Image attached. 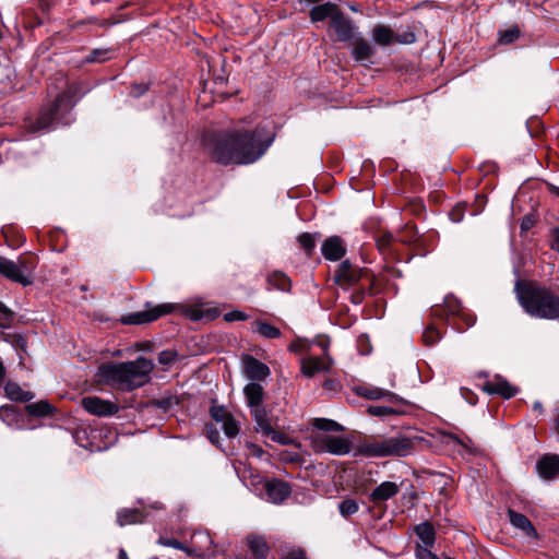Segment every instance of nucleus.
<instances>
[{
  "label": "nucleus",
  "mask_w": 559,
  "mask_h": 559,
  "mask_svg": "<svg viewBox=\"0 0 559 559\" xmlns=\"http://www.w3.org/2000/svg\"><path fill=\"white\" fill-rule=\"evenodd\" d=\"M272 143L261 128L234 130L217 135L212 143L211 156L222 165H248L257 162Z\"/></svg>",
  "instance_id": "1"
},
{
  "label": "nucleus",
  "mask_w": 559,
  "mask_h": 559,
  "mask_svg": "<svg viewBox=\"0 0 559 559\" xmlns=\"http://www.w3.org/2000/svg\"><path fill=\"white\" fill-rule=\"evenodd\" d=\"M519 304L524 311L537 319L559 320V293L533 283L515 286Z\"/></svg>",
  "instance_id": "2"
},
{
  "label": "nucleus",
  "mask_w": 559,
  "mask_h": 559,
  "mask_svg": "<svg viewBox=\"0 0 559 559\" xmlns=\"http://www.w3.org/2000/svg\"><path fill=\"white\" fill-rule=\"evenodd\" d=\"M153 367L152 360L141 356L132 361L104 365L99 372L107 383L132 391L148 382Z\"/></svg>",
  "instance_id": "3"
},
{
  "label": "nucleus",
  "mask_w": 559,
  "mask_h": 559,
  "mask_svg": "<svg viewBox=\"0 0 559 559\" xmlns=\"http://www.w3.org/2000/svg\"><path fill=\"white\" fill-rule=\"evenodd\" d=\"M417 438H411L404 435L394 436H373L360 441L355 455L365 457H386V456H407L414 450Z\"/></svg>",
  "instance_id": "4"
},
{
  "label": "nucleus",
  "mask_w": 559,
  "mask_h": 559,
  "mask_svg": "<svg viewBox=\"0 0 559 559\" xmlns=\"http://www.w3.org/2000/svg\"><path fill=\"white\" fill-rule=\"evenodd\" d=\"M85 93L81 84L73 83L59 94L49 108L40 111L36 121L29 124L33 132L44 131L49 129L53 121L67 123L64 120L66 114L70 112L75 103Z\"/></svg>",
  "instance_id": "5"
},
{
  "label": "nucleus",
  "mask_w": 559,
  "mask_h": 559,
  "mask_svg": "<svg viewBox=\"0 0 559 559\" xmlns=\"http://www.w3.org/2000/svg\"><path fill=\"white\" fill-rule=\"evenodd\" d=\"M35 264L32 260L20 258L16 261L0 255V274L23 286L33 283L32 274Z\"/></svg>",
  "instance_id": "6"
},
{
  "label": "nucleus",
  "mask_w": 559,
  "mask_h": 559,
  "mask_svg": "<svg viewBox=\"0 0 559 559\" xmlns=\"http://www.w3.org/2000/svg\"><path fill=\"white\" fill-rule=\"evenodd\" d=\"M182 307L177 304H160L157 305L148 310L138 311L133 313L126 314L121 317L120 322L126 325H136V324H143V323H150L162 316L171 313L174 311H177L181 309Z\"/></svg>",
  "instance_id": "7"
},
{
  "label": "nucleus",
  "mask_w": 559,
  "mask_h": 559,
  "mask_svg": "<svg viewBox=\"0 0 559 559\" xmlns=\"http://www.w3.org/2000/svg\"><path fill=\"white\" fill-rule=\"evenodd\" d=\"M316 449L321 452H328L333 455H345L352 450V443L344 437L322 436L316 440Z\"/></svg>",
  "instance_id": "8"
},
{
  "label": "nucleus",
  "mask_w": 559,
  "mask_h": 559,
  "mask_svg": "<svg viewBox=\"0 0 559 559\" xmlns=\"http://www.w3.org/2000/svg\"><path fill=\"white\" fill-rule=\"evenodd\" d=\"M368 275L367 270L354 266L349 261H343L335 273V281L340 286H353L357 284L362 277Z\"/></svg>",
  "instance_id": "9"
},
{
  "label": "nucleus",
  "mask_w": 559,
  "mask_h": 559,
  "mask_svg": "<svg viewBox=\"0 0 559 559\" xmlns=\"http://www.w3.org/2000/svg\"><path fill=\"white\" fill-rule=\"evenodd\" d=\"M81 404L87 413L95 416H110L119 411L117 404L98 396H86L82 399Z\"/></svg>",
  "instance_id": "10"
},
{
  "label": "nucleus",
  "mask_w": 559,
  "mask_h": 559,
  "mask_svg": "<svg viewBox=\"0 0 559 559\" xmlns=\"http://www.w3.org/2000/svg\"><path fill=\"white\" fill-rule=\"evenodd\" d=\"M331 26L336 33L340 41H350L356 36V26L354 22L341 11L333 16Z\"/></svg>",
  "instance_id": "11"
},
{
  "label": "nucleus",
  "mask_w": 559,
  "mask_h": 559,
  "mask_svg": "<svg viewBox=\"0 0 559 559\" xmlns=\"http://www.w3.org/2000/svg\"><path fill=\"white\" fill-rule=\"evenodd\" d=\"M241 362L243 373L251 380L260 381L267 378L271 373L270 368L264 362L251 355H243Z\"/></svg>",
  "instance_id": "12"
},
{
  "label": "nucleus",
  "mask_w": 559,
  "mask_h": 559,
  "mask_svg": "<svg viewBox=\"0 0 559 559\" xmlns=\"http://www.w3.org/2000/svg\"><path fill=\"white\" fill-rule=\"evenodd\" d=\"M264 489L266 493V500L274 504L282 503L292 493L290 486L286 481L280 479L266 480L264 483Z\"/></svg>",
  "instance_id": "13"
},
{
  "label": "nucleus",
  "mask_w": 559,
  "mask_h": 559,
  "mask_svg": "<svg viewBox=\"0 0 559 559\" xmlns=\"http://www.w3.org/2000/svg\"><path fill=\"white\" fill-rule=\"evenodd\" d=\"M538 475L545 480H552L559 477V455L546 454L536 465Z\"/></svg>",
  "instance_id": "14"
},
{
  "label": "nucleus",
  "mask_w": 559,
  "mask_h": 559,
  "mask_svg": "<svg viewBox=\"0 0 559 559\" xmlns=\"http://www.w3.org/2000/svg\"><path fill=\"white\" fill-rule=\"evenodd\" d=\"M321 251L326 260L337 261L344 257L346 248L338 236H332L324 240Z\"/></svg>",
  "instance_id": "15"
},
{
  "label": "nucleus",
  "mask_w": 559,
  "mask_h": 559,
  "mask_svg": "<svg viewBox=\"0 0 559 559\" xmlns=\"http://www.w3.org/2000/svg\"><path fill=\"white\" fill-rule=\"evenodd\" d=\"M508 515L513 527L519 530L524 537L532 539L538 538V534L535 527L524 514L518 513L513 510H509Z\"/></svg>",
  "instance_id": "16"
},
{
  "label": "nucleus",
  "mask_w": 559,
  "mask_h": 559,
  "mask_svg": "<svg viewBox=\"0 0 559 559\" xmlns=\"http://www.w3.org/2000/svg\"><path fill=\"white\" fill-rule=\"evenodd\" d=\"M300 365L302 374L311 378L316 373L328 371L332 361H325L323 358L310 356L301 359Z\"/></svg>",
  "instance_id": "17"
},
{
  "label": "nucleus",
  "mask_w": 559,
  "mask_h": 559,
  "mask_svg": "<svg viewBox=\"0 0 559 559\" xmlns=\"http://www.w3.org/2000/svg\"><path fill=\"white\" fill-rule=\"evenodd\" d=\"M484 391L488 394H497L504 399H511L518 393V389L515 386L501 378L487 382L484 385Z\"/></svg>",
  "instance_id": "18"
},
{
  "label": "nucleus",
  "mask_w": 559,
  "mask_h": 559,
  "mask_svg": "<svg viewBox=\"0 0 559 559\" xmlns=\"http://www.w3.org/2000/svg\"><path fill=\"white\" fill-rule=\"evenodd\" d=\"M400 491V485L394 481H383L378 485L370 493V500L374 503L386 501L396 496Z\"/></svg>",
  "instance_id": "19"
},
{
  "label": "nucleus",
  "mask_w": 559,
  "mask_h": 559,
  "mask_svg": "<svg viewBox=\"0 0 559 559\" xmlns=\"http://www.w3.org/2000/svg\"><path fill=\"white\" fill-rule=\"evenodd\" d=\"M0 419L10 428L24 429L23 415L13 405L0 407Z\"/></svg>",
  "instance_id": "20"
},
{
  "label": "nucleus",
  "mask_w": 559,
  "mask_h": 559,
  "mask_svg": "<svg viewBox=\"0 0 559 559\" xmlns=\"http://www.w3.org/2000/svg\"><path fill=\"white\" fill-rule=\"evenodd\" d=\"M248 547L255 559H265L269 554V546L263 536L249 534L247 537Z\"/></svg>",
  "instance_id": "21"
},
{
  "label": "nucleus",
  "mask_w": 559,
  "mask_h": 559,
  "mask_svg": "<svg viewBox=\"0 0 559 559\" xmlns=\"http://www.w3.org/2000/svg\"><path fill=\"white\" fill-rule=\"evenodd\" d=\"M340 12L338 8L331 3L325 2L319 5L313 7L310 10V20L311 22H320L323 21L326 17H330L331 21H333V16Z\"/></svg>",
  "instance_id": "22"
},
{
  "label": "nucleus",
  "mask_w": 559,
  "mask_h": 559,
  "mask_svg": "<svg viewBox=\"0 0 559 559\" xmlns=\"http://www.w3.org/2000/svg\"><path fill=\"white\" fill-rule=\"evenodd\" d=\"M350 41L353 46L352 53L355 60L364 61L373 53L371 45L365 38L355 36Z\"/></svg>",
  "instance_id": "23"
},
{
  "label": "nucleus",
  "mask_w": 559,
  "mask_h": 559,
  "mask_svg": "<svg viewBox=\"0 0 559 559\" xmlns=\"http://www.w3.org/2000/svg\"><path fill=\"white\" fill-rule=\"evenodd\" d=\"M266 282L269 285L267 289L274 288L287 293L290 290L292 287L290 278L280 271H274L271 274H269L266 277Z\"/></svg>",
  "instance_id": "24"
},
{
  "label": "nucleus",
  "mask_w": 559,
  "mask_h": 559,
  "mask_svg": "<svg viewBox=\"0 0 559 559\" xmlns=\"http://www.w3.org/2000/svg\"><path fill=\"white\" fill-rule=\"evenodd\" d=\"M4 392L8 399L16 402H29L34 399V393L24 391L17 383L8 382L4 385Z\"/></svg>",
  "instance_id": "25"
},
{
  "label": "nucleus",
  "mask_w": 559,
  "mask_h": 559,
  "mask_svg": "<svg viewBox=\"0 0 559 559\" xmlns=\"http://www.w3.org/2000/svg\"><path fill=\"white\" fill-rule=\"evenodd\" d=\"M356 393L359 396L369 399V400H381V399H395V394L389 390L377 388V386H358L356 389Z\"/></svg>",
  "instance_id": "26"
},
{
  "label": "nucleus",
  "mask_w": 559,
  "mask_h": 559,
  "mask_svg": "<svg viewBox=\"0 0 559 559\" xmlns=\"http://www.w3.org/2000/svg\"><path fill=\"white\" fill-rule=\"evenodd\" d=\"M144 514L139 509H121L117 513V523L119 526L141 523Z\"/></svg>",
  "instance_id": "27"
},
{
  "label": "nucleus",
  "mask_w": 559,
  "mask_h": 559,
  "mask_svg": "<svg viewBox=\"0 0 559 559\" xmlns=\"http://www.w3.org/2000/svg\"><path fill=\"white\" fill-rule=\"evenodd\" d=\"M372 39L381 46L394 44V32L386 25H376L372 29Z\"/></svg>",
  "instance_id": "28"
},
{
  "label": "nucleus",
  "mask_w": 559,
  "mask_h": 559,
  "mask_svg": "<svg viewBox=\"0 0 559 559\" xmlns=\"http://www.w3.org/2000/svg\"><path fill=\"white\" fill-rule=\"evenodd\" d=\"M243 393L251 408L260 406L263 400V388L261 384L255 382L248 383L243 389Z\"/></svg>",
  "instance_id": "29"
},
{
  "label": "nucleus",
  "mask_w": 559,
  "mask_h": 559,
  "mask_svg": "<svg viewBox=\"0 0 559 559\" xmlns=\"http://www.w3.org/2000/svg\"><path fill=\"white\" fill-rule=\"evenodd\" d=\"M252 331L257 332L260 336L270 340L278 338L282 335L278 328L261 320H257L252 323Z\"/></svg>",
  "instance_id": "30"
},
{
  "label": "nucleus",
  "mask_w": 559,
  "mask_h": 559,
  "mask_svg": "<svg viewBox=\"0 0 559 559\" xmlns=\"http://www.w3.org/2000/svg\"><path fill=\"white\" fill-rule=\"evenodd\" d=\"M416 534L421 542V546L432 547L436 540V533L432 524L428 522L416 526Z\"/></svg>",
  "instance_id": "31"
},
{
  "label": "nucleus",
  "mask_w": 559,
  "mask_h": 559,
  "mask_svg": "<svg viewBox=\"0 0 559 559\" xmlns=\"http://www.w3.org/2000/svg\"><path fill=\"white\" fill-rule=\"evenodd\" d=\"M25 409L29 415L37 417L50 416L55 412V407L47 401H39L36 403L28 404L26 405Z\"/></svg>",
  "instance_id": "32"
},
{
  "label": "nucleus",
  "mask_w": 559,
  "mask_h": 559,
  "mask_svg": "<svg viewBox=\"0 0 559 559\" xmlns=\"http://www.w3.org/2000/svg\"><path fill=\"white\" fill-rule=\"evenodd\" d=\"M251 412H252L253 418H254L260 431L263 435H266L267 428H272V427L266 418V414H265L264 409H262V408H260V406H258V407L251 408Z\"/></svg>",
  "instance_id": "33"
},
{
  "label": "nucleus",
  "mask_w": 559,
  "mask_h": 559,
  "mask_svg": "<svg viewBox=\"0 0 559 559\" xmlns=\"http://www.w3.org/2000/svg\"><path fill=\"white\" fill-rule=\"evenodd\" d=\"M313 426L323 431H342L344 429L341 424L326 418H316L313 420Z\"/></svg>",
  "instance_id": "34"
},
{
  "label": "nucleus",
  "mask_w": 559,
  "mask_h": 559,
  "mask_svg": "<svg viewBox=\"0 0 559 559\" xmlns=\"http://www.w3.org/2000/svg\"><path fill=\"white\" fill-rule=\"evenodd\" d=\"M111 56L112 51L110 49L97 48L91 51V53L85 58V61L88 63L105 62L109 60Z\"/></svg>",
  "instance_id": "35"
},
{
  "label": "nucleus",
  "mask_w": 559,
  "mask_h": 559,
  "mask_svg": "<svg viewBox=\"0 0 559 559\" xmlns=\"http://www.w3.org/2000/svg\"><path fill=\"white\" fill-rule=\"evenodd\" d=\"M314 344V341H309L306 338H297L289 345L288 349L296 354H307L310 352L311 346Z\"/></svg>",
  "instance_id": "36"
},
{
  "label": "nucleus",
  "mask_w": 559,
  "mask_h": 559,
  "mask_svg": "<svg viewBox=\"0 0 559 559\" xmlns=\"http://www.w3.org/2000/svg\"><path fill=\"white\" fill-rule=\"evenodd\" d=\"M211 417L219 424L226 423L234 417L224 406L214 405L210 409Z\"/></svg>",
  "instance_id": "37"
},
{
  "label": "nucleus",
  "mask_w": 559,
  "mask_h": 559,
  "mask_svg": "<svg viewBox=\"0 0 559 559\" xmlns=\"http://www.w3.org/2000/svg\"><path fill=\"white\" fill-rule=\"evenodd\" d=\"M359 507L356 500L345 499L340 502L338 510L343 518H348L358 511Z\"/></svg>",
  "instance_id": "38"
},
{
  "label": "nucleus",
  "mask_w": 559,
  "mask_h": 559,
  "mask_svg": "<svg viewBox=\"0 0 559 559\" xmlns=\"http://www.w3.org/2000/svg\"><path fill=\"white\" fill-rule=\"evenodd\" d=\"M300 247L310 255L316 247V235L304 233L297 238Z\"/></svg>",
  "instance_id": "39"
},
{
  "label": "nucleus",
  "mask_w": 559,
  "mask_h": 559,
  "mask_svg": "<svg viewBox=\"0 0 559 559\" xmlns=\"http://www.w3.org/2000/svg\"><path fill=\"white\" fill-rule=\"evenodd\" d=\"M520 37V29L518 26H512L499 33V41L502 45H509Z\"/></svg>",
  "instance_id": "40"
},
{
  "label": "nucleus",
  "mask_w": 559,
  "mask_h": 559,
  "mask_svg": "<svg viewBox=\"0 0 559 559\" xmlns=\"http://www.w3.org/2000/svg\"><path fill=\"white\" fill-rule=\"evenodd\" d=\"M157 543L162 546H165V547H173V548H176V549H179V550H182L185 552H187L189 556H191L193 554V551L188 548L187 546H185L181 542L175 539V538H165V537H160Z\"/></svg>",
  "instance_id": "41"
},
{
  "label": "nucleus",
  "mask_w": 559,
  "mask_h": 559,
  "mask_svg": "<svg viewBox=\"0 0 559 559\" xmlns=\"http://www.w3.org/2000/svg\"><path fill=\"white\" fill-rule=\"evenodd\" d=\"M222 428L228 438H234L239 433V424L234 417L222 424Z\"/></svg>",
  "instance_id": "42"
},
{
  "label": "nucleus",
  "mask_w": 559,
  "mask_h": 559,
  "mask_svg": "<svg viewBox=\"0 0 559 559\" xmlns=\"http://www.w3.org/2000/svg\"><path fill=\"white\" fill-rule=\"evenodd\" d=\"M265 436L269 437L272 441L283 445L292 443V439L288 436L275 431L273 428H267Z\"/></svg>",
  "instance_id": "43"
},
{
  "label": "nucleus",
  "mask_w": 559,
  "mask_h": 559,
  "mask_svg": "<svg viewBox=\"0 0 559 559\" xmlns=\"http://www.w3.org/2000/svg\"><path fill=\"white\" fill-rule=\"evenodd\" d=\"M440 333L438 330H436L433 326L428 328L424 334L423 338L425 344L427 345H433L440 340Z\"/></svg>",
  "instance_id": "44"
},
{
  "label": "nucleus",
  "mask_w": 559,
  "mask_h": 559,
  "mask_svg": "<svg viewBox=\"0 0 559 559\" xmlns=\"http://www.w3.org/2000/svg\"><path fill=\"white\" fill-rule=\"evenodd\" d=\"M393 241V236L390 233H384L377 239V247L380 251L385 252Z\"/></svg>",
  "instance_id": "45"
},
{
  "label": "nucleus",
  "mask_w": 559,
  "mask_h": 559,
  "mask_svg": "<svg viewBox=\"0 0 559 559\" xmlns=\"http://www.w3.org/2000/svg\"><path fill=\"white\" fill-rule=\"evenodd\" d=\"M431 547L421 546L417 544L416 546V557L418 559H439L437 555H435L431 550Z\"/></svg>",
  "instance_id": "46"
},
{
  "label": "nucleus",
  "mask_w": 559,
  "mask_h": 559,
  "mask_svg": "<svg viewBox=\"0 0 559 559\" xmlns=\"http://www.w3.org/2000/svg\"><path fill=\"white\" fill-rule=\"evenodd\" d=\"M416 40V36L413 32H404L402 34H394V43L399 44H413Z\"/></svg>",
  "instance_id": "47"
},
{
  "label": "nucleus",
  "mask_w": 559,
  "mask_h": 559,
  "mask_svg": "<svg viewBox=\"0 0 559 559\" xmlns=\"http://www.w3.org/2000/svg\"><path fill=\"white\" fill-rule=\"evenodd\" d=\"M282 559H306L305 551L300 548H293L287 550Z\"/></svg>",
  "instance_id": "48"
},
{
  "label": "nucleus",
  "mask_w": 559,
  "mask_h": 559,
  "mask_svg": "<svg viewBox=\"0 0 559 559\" xmlns=\"http://www.w3.org/2000/svg\"><path fill=\"white\" fill-rule=\"evenodd\" d=\"M368 413L373 416H385L393 413V409L385 406H370Z\"/></svg>",
  "instance_id": "49"
},
{
  "label": "nucleus",
  "mask_w": 559,
  "mask_h": 559,
  "mask_svg": "<svg viewBox=\"0 0 559 559\" xmlns=\"http://www.w3.org/2000/svg\"><path fill=\"white\" fill-rule=\"evenodd\" d=\"M224 319L228 322L243 321L248 319V316L241 311H230L224 314Z\"/></svg>",
  "instance_id": "50"
},
{
  "label": "nucleus",
  "mask_w": 559,
  "mask_h": 559,
  "mask_svg": "<svg viewBox=\"0 0 559 559\" xmlns=\"http://www.w3.org/2000/svg\"><path fill=\"white\" fill-rule=\"evenodd\" d=\"M318 346H320L323 350V359H325V361H332V359L330 358L329 354H328V348H329V341L326 340H318L314 342Z\"/></svg>",
  "instance_id": "51"
},
{
  "label": "nucleus",
  "mask_w": 559,
  "mask_h": 559,
  "mask_svg": "<svg viewBox=\"0 0 559 559\" xmlns=\"http://www.w3.org/2000/svg\"><path fill=\"white\" fill-rule=\"evenodd\" d=\"M247 447L250 451V454L253 456L262 457V455L264 454L263 449L254 443H248Z\"/></svg>",
  "instance_id": "52"
},
{
  "label": "nucleus",
  "mask_w": 559,
  "mask_h": 559,
  "mask_svg": "<svg viewBox=\"0 0 559 559\" xmlns=\"http://www.w3.org/2000/svg\"><path fill=\"white\" fill-rule=\"evenodd\" d=\"M460 318L465 322L466 326H473L475 324V317L473 314L466 313V312H460Z\"/></svg>",
  "instance_id": "53"
},
{
  "label": "nucleus",
  "mask_w": 559,
  "mask_h": 559,
  "mask_svg": "<svg viewBox=\"0 0 559 559\" xmlns=\"http://www.w3.org/2000/svg\"><path fill=\"white\" fill-rule=\"evenodd\" d=\"M173 360H174V356H173V354H171L170 352H167V350L162 352V353L159 354V356H158V361H159L160 364H164V365L169 364V362H171Z\"/></svg>",
  "instance_id": "54"
},
{
  "label": "nucleus",
  "mask_w": 559,
  "mask_h": 559,
  "mask_svg": "<svg viewBox=\"0 0 559 559\" xmlns=\"http://www.w3.org/2000/svg\"><path fill=\"white\" fill-rule=\"evenodd\" d=\"M146 90H147V87L143 84L133 85L131 88V94L134 97H140L141 95H143L145 93Z\"/></svg>",
  "instance_id": "55"
},
{
  "label": "nucleus",
  "mask_w": 559,
  "mask_h": 559,
  "mask_svg": "<svg viewBox=\"0 0 559 559\" xmlns=\"http://www.w3.org/2000/svg\"><path fill=\"white\" fill-rule=\"evenodd\" d=\"M534 224V221L530 216H525L521 223V229L523 231L528 230Z\"/></svg>",
  "instance_id": "56"
},
{
  "label": "nucleus",
  "mask_w": 559,
  "mask_h": 559,
  "mask_svg": "<svg viewBox=\"0 0 559 559\" xmlns=\"http://www.w3.org/2000/svg\"><path fill=\"white\" fill-rule=\"evenodd\" d=\"M11 316V311L0 301V319H7Z\"/></svg>",
  "instance_id": "57"
},
{
  "label": "nucleus",
  "mask_w": 559,
  "mask_h": 559,
  "mask_svg": "<svg viewBox=\"0 0 559 559\" xmlns=\"http://www.w3.org/2000/svg\"><path fill=\"white\" fill-rule=\"evenodd\" d=\"M555 248L559 251V227L554 229Z\"/></svg>",
  "instance_id": "58"
},
{
  "label": "nucleus",
  "mask_w": 559,
  "mask_h": 559,
  "mask_svg": "<svg viewBox=\"0 0 559 559\" xmlns=\"http://www.w3.org/2000/svg\"><path fill=\"white\" fill-rule=\"evenodd\" d=\"M209 438L213 443L216 442L218 439V432L209 430Z\"/></svg>",
  "instance_id": "59"
},
{
  "label": "nucleus",
  "mask_w": 559,
  "mask_h": 559,
  "mask_svg": "<svg viewBox=\"0 0 559 559\" xmlns=\"http://www.w3.org/2000/svg\"><path fill=\"white\" fill-rule=\"evenodd\" d=\"M118 559H129L128 554L123 548L119 550Z\"/></svg>",
  "instance_id": "60"
},
{
  "label": "nucleus",
  "mask_w": 559,
  "mask_h": 559,
  "mask_svg": "<svg viewBox=\"0 0 559 559\" xmlns=\"http://www.w3.org/2000/svg\"><path fill=\"white\" fill-rule=\"evenodd\" d=\"M533 409H534V411H537V412H539V413H542V412H543V405H542V403H540V402H538V401H536V402L533 404Z\"/></svg>",
  "instance_id": "61"
},
{
  "label": "nucleus",
  "mask_w": 559,
  "mask_h": 559,
  "mask_svg": "<svg viewBox=\"0 0 559 559\" xmlns=\"http://www.w3.org/2000/svg\"><path fill=\"white\" fill-rule=\"evenodd\" d=\"M190 318L193 320H199L201 318V313L197 310L191 311Z\"/></svg>",
  "instance_id": "62"
},
{
  "label": "nucleus",
  "mask_w": 559,
  "mask_h": 559,
  "mask_svg": "<svg viewBox=\"0 0 559 559\" xmlns=\"http://www.w3.org/2000/svg\"><path fill=\"white\" fill-rule=\"evenodd\" d=\"M555 427H556L557 432L559 433V415H558V417L556 418V425H555Z\"/></svg>",
  "instance_id": "63"
},
{
  "label": "nucleus",
  "mask_w": 559,
  "mask_h": 559,
  "mask_svg": "<svg viewBox=\"0 0 559 559\" xmlns=\"http://www.w3.org/2000/svg\"><path fill=\"white\" fill-rule=\"evenodd\" d=\"M554 191L559 197V187H556Z\"/></svg>",
  "instance_id": "64"
}]
</instances>
